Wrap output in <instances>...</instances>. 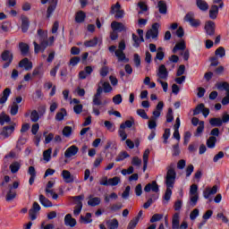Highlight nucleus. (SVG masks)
<instances>
[{
    "label": "nucleus",
    "instance_id": "obj_1",
    "mask_svg": "<svg viewBox=\"0 0 229 229\" xmlns=\"http://www.w3.org/2000/svg\"><path fill=\"white\" fill-rule=\"evenodd\" d=\"M176 182V171H174V164H171L167 167L166 176L165 183L166 185V190L163 199L165 201H169L171 199V196H173V190L174 188V183Z\"/></svg>",
    "mask_w": 229,
    "mask_h": 229
},
{
    "label": "nucleus",
    "instance_id": "obj_2",
    "mask_svg": "<svg viewBox=\"0 0 229 229\" xmlns=\"http://www.w3.org/2000/svg\"><path fill=\"white\" fill-rule=\"evenodd\" d=\"M0 58L2 62H5L3 64V69H8L12 65V62H13V53L10 50H4L0 55Z\"/></svg>",
    "mask_w": 229,
    "mask_h": 229
},
{
    "label": "nucleus",
    "instance_id": "obj_3",
    "mask_svg": "<svg viewBox=\"0 0 229 229\" xmlns=\"http://www.w3.org/2000/svg\"><path fill=\"white\" fill-rule=\"evenodd\" d=\"M185 22H189L191 28H199L201 26V21L194 18V13L190 12L184 16Z\"/></svg>",
    "mask_w": 229,
    "mask_h": 229
},
{
    "label": "nucleus",
    "instance_id": "obj_4",
    "mask_svg": "<svg viewBox=\"0 0 229 229\" xmlns=\"http://www.w3.org/2000/svg\"><path fill=\"white\" fill-rule=\"evenodd\" d=\"M72 199L76 202V206H75V209L73 210V214H74V216H80V214H81V208H83V202H81V201H83V199H85V196L79 195V196L72 197Z\"/></svg>",
    "mask_w": 229,
    "mask_h": 229
},
{
    "label": "nucleus",
    "instance_id": "obj_5",
    "mask_svg": "<svg viewBox=\"0 0 229 229\" xmlns=\"http://www.w3.org/2000/svg\"><path fill=\"white\" fill-rule=\"evenodd\" d=\"M158 28H160V23L155 22L152 25V29L146 32L145 38L149 40V38H157L158 37Z\"/></svg>",
    "mask_w": 229,
    "mask_h": 229
},
{
    "label": "nucleus",
    "instance_id": "obj_6",
    "mask_svg": "<svg viewBox=\"0 0 229 229\" xmlns=\"http://www.w3.org/2000/svg\"><path fill=\"white\" fill-rule=\"evenodd\" d=\"M15 123H13L12 125L4 126L0 131L1 137L3 139H8L15 131Z\"/></svg>",
    "mask_w": 229,
    "mask_h": 229
},
{
    "label": "nucleus",
    "instance_id": "obj_7",
    "mask_svg": "<svg viewBox=\"0 0 229 229\" xmlns=\"http://www.w3.org/2000/svg\"><path fill=\"white\" fill-rule=\"evenodd\" d=\"M204 30L206 31V35L214 37V35H216V22L208 21L205 24Z\"/></svg>",
    "mask_w": 229,
    "mask_h": 229
},
{
    "label": "nucleus",
    "instance_id": "obj_8",
    "mask_svg": "<svg viewBox=\"0 0 229 229\" xmlns=\"http://www.w3.org/2000/svg\"><path fill=\"white\" fill-rule=\"evenodd\" d=\"M101 94H103V87H101V85H98L97 92L93 96V105H95L96 106H101V105H103V102H101Z\"/></svg>",
    "mask_w": 229,
    "mask_h": 229
},
{
    "label": "nucleus",
    "instance_id": "obj_9",
    "mask_svg": "<svg viewBox=\"0 0 229 229\" xmlns=\"http://www.w3.org/2000/svg\"><path fill=\"white\" fill-rule=\"evenodd\" d=\"M157 76L159 77V80H167L169 78V72L165 64L159 66Z\"/></svg>",
    "mask_w": 229,
    "mask_h": 229
},
{
    "label": "nucleus",
    "instance_id": "obj_10",
    "mask_svg": "<svg viewBox=\"0 0 229 229\" xmlns=\"http://www.w3.org/2000/svg\"><path fill=\"white\" fill-rule=\"evenodd\" d=\"M160 192V188L158 186V183H157V181H153L151 183H148L144 187L145 192Z\"/></svg>",
    "mask_w": 229,
    "mask_h": 229
},
{
    "label": "nucleus",
    "instance_id": "obj_11",
    "mask_svg": "<svg viewBox=\"0 0 229 229\" xmlns=\"http://www.w3.org/2000/svg\"><path fill=\"white\" fill-rule=\"evenodd\" d=\"M217 194V185H214L212 188L207 187L203 191V197L205 199H209L211 196Z\"/></svg>",
    "mask_w": 229,
    "mask_h": 229
},
{
    "label": "nucleus",
    "instance_id": "obj_12",
    "mask_svg": "<svg viewBox=\"0 0 229 229\" xmlns=\"http://www.w3.org/2000/svg\"><path fill=\"white\" fill-rule=\"evenodd\" d=\"M78 151H80V148L76 145H72L69 147L65 152H64V157L65 158H71L78 154Z\"/></svg>",
    "mask_w": 229,
    "mask_h": 229
},
{
    "label": "nucleus",
    "instance_id": "obj_13",
    "mask_svg": "<svg viewBox=\"0 0 229 229\" xmlns=\"http://www.w3.org/2000/svg\"><path fill=\"white\" fill-rule=\"evenodd\" d=\"M61 176L65 183H72L74 182V175L71 174L69 170H63Z\"/></svg>",
    "mask_w": 229,
    "mask_h": 229
},
{
    "label": "nucleus",
    "instance_id": "obj_14",
    "mask_svg": "<svg viewBox=\"0 0 229 229\" xmlns=\"http://www.w3.org/2000/svg\"><path fill=\"white\" fill-rule=\"evenodd\" d=\"M21 31L22 33H28V30H30V18L26 15H21Z\"/></svg>",
    "mask_w": 229,
    "mask_h": 229
},
{
    "label": "nucleus",
    "instance_id": "obj_15",
    "mask_svg": "<svg viewBox=\"0 0 229 229\" xmlns=\"http://www.w3.org/2000/svg\"><path fill=\"white\" fill-rule=\"evenodd\" d=\"M11 94H12V89L10 88L4 89L0 97V105H4V103L8 101V98H10Z\"/></svg>",
    "mask_w": 229,
    "mask_h": 229
},
{
    "label": "nucleus",
    "instance_id": "obj_16",
    "mask_svg": "<svg viewBox=\"0 0 229 229\" xmlns=\"http://www.w3.org/2000/svg\"><path fill=\"white\" fill-rule=\"evenodd\" d=\"M76 220L75 218H72V215L71 214H67L64 216V225L65 226H70V228H74V226H76Z\"/></svg>",
    "mask_w": 229,
    "mask_h": 229
},
{
    "label": "nucleus",
    "instance_id": "obj_17",
    "mask_svg": "<svg viewBox=\"0 0 229 229\" xmlns=\"http://www.w3.org/2000/svg\"><path fill=\"white\" fill-rule=\"evenodd\" d=\"M19 67H24L25 71H31V69H33V63H31L28 58H24L20 61Z\"/></svg>",
    "mask_w": 229,
    "mask_h": 229
},
{
    "label": "nucleus",
    "instance_id": "obj_18",
    "mask_svg": "<svg viewBox=\"0 0 229 229\" xmlns=\"http://www.w3.org/2000/svg\"><path fill=\"white\" fill-rule=\"evenodd\" d=\"M217 15H219V7L216 4L211 5L209 10V19L216 21V19H217Z\"/></svg>",
    "mask_w": 229,
    "mask_h": 229
},
{
    "label": "nucleus",
    "instance_id": "obj_19",
    "mask_svg": "<svg viewBox=\"0 0 229 229\" xmlns=\"http://www.w3.org/2000/svg\"><path fill=\"white\" fill-rule=\"evenodd\" d=\"M111 28L114 31H126L124 24L119 21H113L111 23Z\"/></svg>",
    "mask_w": 229,
    "mask_h": 229
},
{
    "label": "nucleus",
    "instance_id": "obj_20",
    "mask_svg": "<svg viewBox=\"0 0 229 229\" xmlns=\"http://www.w3.org/2000/svg\"><path fill=\"white\" fill-rule=\"evenodd\" d=\"M157 8L159 10V13H161L162 15L167 14V4L164 0H160L157 3Z\"/></svg>",
    "mask_w": 229,
    "mask_h": 229
},
{
    "label": "nucleus",
    "instance_id": "obj_21",
    "mask_svg": "<svg viewBox=\"0 0 229 229\" xmlns=\"http://www.w3.org/2000/svg\"><path fill=\"white\" fill-rule=\"evenodd\" d=\"M86 17H87V14H85V12L79 11L75 14V22H77L78 24H81V22H85Z\"/></svg>",
    "mask_w": 229,
    "mask_h": 229
},
{
    "label": "nucleus",
    "instance_id": "obj_22",
    "mask_svg": "<svg viewBox=\"0 0 229 229\" xmlns=\"http://www.w3.org/2000/svg\"><path fill=\"white\" fill-rule=\"evenodd\" d=\"M39 202L46 208H49V207H53V202H51V200H49L47 198H46V196L42 194L39 195Z\"/></svg>",
    "mask_w": 229,
    "mask_h": 229
},
{
    "label": "nucleus",
    "instance_id": "obj_23",
    "mask_svg": "<svg viewBox=\"0 0 229 229\" xmlns=\"http://www.w3.org/2000/svg\"><path fill=\"white\" fill-rule=\"evenodd\" d=\"M196 4L201 12H207L208 10V3L205 0H196Z\"/></svg>",
    "mask_w": 229,
    "mask_h": 229
},
{
    "label": "nucleus",
    "instance_id": "obj_24",
    "mask_svg": "<svg viewBox=\"0 0 229 229\" xmlns=\"http://www.w3.org/2000/svg\"><path fill=\"white\" fill-rule=\"evenodd\" d=\"M19 49L22 56H27L28 53H30V46L24 42L19 43Z\"/></svg>",
    "mask_w": 229,
    "mask_h": 229
},
{
    "label": "nucleus",
    "instance_id": "obj_25",
    "mask_svg": "<svg viewBox=\"0 0 229 229\" xmlns=\"http://www.w3.org/2000/svg\"><path fill=\"white\" fill-rule=\"evenodd\" d=\"M180 228V214L175 213L172 218V229Z\"/></svg>",
    "mask_w": 229,
    "mask_h": 229
},
{
    "label": "nucleus",
    "instance_id": "obj_26",
    "mask_svg": "<svg viewBox=\"0 0 229 229\" xmlns=\"http://www.w3.org/2000/svg\"><path fill=\"white\" fill-rule=\"evenodd\" d=\"M187 46L185 45V41H181L179 43H176V45L174 47L172 53L175 54L178 51H185V48Z\"/></svg>",
    "mask_w": 229,
    "mask_h": 229
},
{
    "label": "nucleus",
    "instance_id": "obj_27",
    "mask_svg": "<svg viewBox=\"0 0 229 229\" xmlns=\"http://www.w3.org/2000/svg\"><path fill=\"white\" fill-rule=\"evenodd\" d=\"M209 124H211L213 128H221V126H223V121L221 118H211L209 120Z\"/></svg>",
    "mask_w": 229,
    "mask_h": 229
},
{
    "label": "nucleus",
    "instance_id": "obj_28",
    "mask_svg": "<svg viewBox=\"0 0 229 229\" xmlns=\"http://www.w3.org/2000/svg\"><path fill=\"white\" fill-rule=\"evenodd\" d=\"M106 225L109 229H117L119 228V220H117V218L108 220L106 221Z\"/></svg>",
    "mask_w": 229,
    "mask_h": 229
},
{
    "label": "nucleus",
    "instance_id": "obj_29",
    "mask_svg": "<svg viewBox=\"0 0 229 229\" xmlns=\"http://www.w3.org/2000/svg\"><path fill=\"white\" fill-rule=\"evenodd\" d=\"M135 124V120L131 117V120H126L125 123L120 124V130H125V128H131Z\"/></svg>",
    "mask_w": 229,
    "mask_h": 229
},
{
    "label": "nucleus",
    "instance_id": "obj_30",
    "mask_svg": "<svg viewBox=\"0 0 229 229\" xmlns=\"http://www.w3.org/2000/svg\"><path fill=\"white\" fill-rule=\"evenodd\" d=\"M216 142H217V138L214 137V136H210L208 140H207V147L209 148V149H214V148H216Z\"/></svg>",
    "mask_w": 229,
    "mask_h": 229
},
{
    "label": "nucleus",
    "instance_id": "obj_31",
    "mask_svg": "<svg viewBox=\"0 0 229 229\" xmlns=\"http://www.w3.org/2000/svg\"><path fill=\"white\" fill-rule=\"evenodd\" d=\"M115 56H117L118 58V62H130L129 58H126V54H124V52H119V51H115L114 52Z\"/></svg>",
    "mask_w": 229,
    "mask_h": 229
},
{
    "label": "nucleus",
    "instance_id": "obj_32",
    "mask_svg": "<svg viewBox=\"0 0 229 229\" xmlns=\"http://www.w3.org/2000/svg\"><path fill=\"white\" fill-rule=\"evenodd\" d=\"M98 37H95L92 39L86 40L84 42L85 47H96L98 46Z\"/></svg>",
    "mask_w": 229,
    "mask_h": 229
},
{
    "label": "nucleus",
    "instance_id": "obj_33",
    "mask_svg": "<svg viewBox=\"0 0 229 229\" xmlns=\"http://www.w3.org/2000/svg\"><path fill=\"white\" fill-rule=\"evenodd\" d=\"M81 223H84V225H89L92 223V214L91 213H86V216H81Z\"/></svg>",
    "mask_w": 229,
    "mask_h": 229
},
{
    "label": "nucleus",
    "instance_id": "obj_34",
    "mask_svg": "<svg viewBox=\"0 0 229 229\" xmlns=\"http://www.w3.org/2000/svg\"><path fill=\"white\" fill-rule=\"evenodd\" d=\"M67 116V110L65 108H61L60 112H57L55 114V121H62L64 117Z\"/></svg>",
    "mask_w": 229,
    "mask_h": 229
},
{
    "label": "nucleus",
    "instance_id": "obj_35",
    "mask_svg": "<svg viewBox=\"0 0 229 229\" xmlns=\"http://www.w3.org/2000/svg\"><path fill=\"white\" fill-rule=\"evenodd\" d=\"M100 203L101 199L99 197H94L88 201V205L89 207H98V205H99Z\"/></svg>",
    "mask_w": 229,
    "mask_h": 229
},
{
    "label": "nucleus",
    "instance_id": "obj_36",
    "mask_svg": "<svg viewBox=\"0 0 229 229\" xmlns=\"http://www.w3.org/2000/svg\"><path fill=\"white\" fill-rule=\"evenodd\" d=\"M11 122H12V118L10 117V115L5 114H0V125L1 126H4V123H11Z\"/></svg>",
    "mask_w": 229,
    "mask_h": 229
},
{
    "label": "nucleus",
    "instance_id": "obj_37",
    "mask_svg": "<svg viewBox=\"0 0 229 229\" xmlns=\"http://www.w3.org/2000/svg\"><path fill=\"white\" fill-rule=\"evenodd\" d=\"M9 168L11 170V173H13V174H15V173H19V169H21V164L19 162H14L10 165Z\"/></svg>",
    "mask_w": 229,
    "mask_h": 229
},
{
    "label": "nucleus",
    "instance_id": "obj_38",
    "mask_svg": "<svg viewBox=\"0 0 229 229\" xmlns=\"http://www.w3.org/2000/svg\"><path fill=\"white\" fill-rule=\"evenodd\" d=\"M124 158H130V154H128V152H126V151L120 152L118 154V156L116 157L115 161L123 162V160H124Z\"/></svg>",
    "mask_w": 229,
    "mask_h": 229
},
{
    "label": "nucleus",
    "instance_id": "obj_39",
    "mask_svg": "<svg viewBox=\"0 0 229 229\" xmlns=\"http://www.w3.org/2000/svg\"><path fill=\"white\" fill-rule=\"evenodd\" d=\"M100 83L102 84V89L106 94L112 92L113 89L110 82H103V81H101Z\"/></svg>",
    "mask_w": 229,
    "mask_h": 229
},
{
    "label": "nucleus",
    "instance_id": "obj_40",
    "mask_svg": "<svg viewBox=\"0 0 229 229\" xmlns=\"http://www.w3.org/2000/svg\"><path fill=\"white\" fill-rule=\"evenodd\" d=\"M165 56V53H164V48L162 47H159L157 48V53L156 55L155 60L162 61V60H164Z\"/></svg>",
    "mask_w": 229,
    "mask_h": 229
},
{
    "label": "nucleus",
    "instance_id": "obj_41",
    "mask_svg": "<svg viewBox=\"0 0 229 229\" xmlns=\"http://www.w3.org/2000/svg\"><path fill=\"white\" fill-rule=\"evenodd\" d=\"M17 198V192L13 191L12 189L6 194L5 200L6 201H13Z\"/></svg>",
    "mask_w": 229,
    "mask_h": 229
},
{
    "label": "nucleus",
    "instance_id": "obj_42",
    "mask_svg": "<svg viewBox=\"0 0 229 229\" xmlns=\"http://www.w3.org/2000/svg\"><path fill=\"white\" fill-rule=\"evenodd\" d=\"M39 119H40V115L38 114V112L37 110H33L30 113V121L32 123H38Z\"/></svg>",
    "mask_w": 229,
    "mask_h": 229
},
{
    "label": "nucleus",
    "instance_id": "obj_43",
    "mask_svg": "<svg viewBox=\"0 0 229 229\" xmlns=\"http://www.w3.org/2000/svg\"><path fill=\"white\" fill-rule=\"evenodd\" d=\"M38 37L39 42L42 40H47V32L44 31L42 29L38 30Z\"/></svg>",
    "mask_w": 229,
    "mask_h": 229
},
{
    "label": "nucleus",
    "instance_id": "obj_44",
    "mask_svg": "<svg viewBox=\"0 0 229 229\" xmlns=\"http://www.w3.org/2000/svg\"><path fill=\"white\" fill-rule=\"evenodd\" d=\"M51 153H53V148H48L43 152V158L46 162L51 160Z\"/></svg>",
    "mask_w": 229,
    "mask_h": 229
},
{
    "label": "nucleus",
    "instance_id": "obj_45",
    "mask_svg": "<svg viewBox=\"0 0 229 229\" xmlns=\"http://www.w3.org/2000/svg\"><path fill=\"white\" fill-rule=\"evenodd\" d=\"M123 208V203L117 202L110 207L111 212H119Z\"/></svg>",
    "mask_w": 229,
    "mask_h": 229
},
{
    "label": "nucleus",
    "instance_id": "obj_46",
    "mask_svg": "<svg viewBox=\"0 0 229 229\" xmlns=\"http://www.w3.org/2000/svg\"><path fill=\"white\" fill-rule=\"evenodd\" d=\"M105 127L106 128V130H108V131L114 132L115 131V125H114L112 123V122L110 121H105L104 123Z\"/></svg>",
    "mask_w": 229,
    "mask_h": 229
},
{
    "label": "nucleus",
    "instance_id": "obj_47",
    "mask_svg": "<svg viewBox=\"0 0 229 229\" xmlns=\"http://www.w3.org/2000/svg\"><path fill=\"white\" fill-rule=\"evenodd\" d=\"M63 135L64 137H71V135H72V127L65 126L63 129Z\"/></svg>",
    "mask_w": 229,
    "mask_h": 229
},
{
    "label": "nucleus",
    "instance_id": "obj_48",
    "mask_svg": "<svg viewBox=\"0 0 229 229\" xmlns=\"http://www.w3.org/2000/svg\"><path fill=\"white\" fill-rule=\"evenodd\" d=\"M204 107H205V104L203 103L199 104L193 110V115H199V114H201V112L203 111Z\"/></svg>",
    "mask_w": 229,
    "mask_h": 229
},
{
    "label": "nucleus",
    "instance_id": "obj_49",
    "mask_svg": "<svg viewBox=\"0 0 229 229\" xmlns=\"http://www.w3.org/2000/svg\"><path fill=\"white\" fill-rule=\"evenodd\" d=\"M204 107H205V104L203 103L199 104L193 110V115H199V114H201V112L203 111Z\"/></svg>",
    "mask_w": 229,
    "mask_h": 229
},
{
    "label": "nucleus",
    "instance_id": "obj_50",
    "mask_svg": "<svg viewBox=\"0 0 229 229\" xmlns=\"http://www.w3.org/2000/svg\"><path fill=\"white\" fill-rule=\"evenodd\" d=\"M43 135L45 137V144H49L51 142V140H53V139H55V134H53L51 132L47 135V131H44Z\"/></svg>",
    "mask_w": 229,
    "mask_h": 229
},
{
    "label": "nucleus",
    "instance_id": "obj_51",
    "mask_svg": "<svg viewBox=\"0 0 229 229\" xmlns=\"http://www.w3.org/2000/svg\"><path fill=\"white\" fill-rule=\"evenodd\" d=\"M119 183H121V178L117 176L109 179V185H112V187H115V185H119Z\"/></svg>",
    "mask_w": 229,
    "mask_h": 229
},
{
    "label": "nucleus",
    "instance_id": "obj_52",
    "mask_svg": "<svg viewBox=\"0 0 229 229\" xmlns=\"http://www.w3.org/2000/svg\"><path fill=\"white\" fill-rule=\"evenodd\" d=\"M216 56H220V58H223L225 55H226V51L225 50V47H220L215 51Z\"/></svg>",
    "mask_w": 229,
    "mask_h": 229
},
{
    "label": "nucleus",
    "instance_id": "obj_53",
    "mask_svg": "<svg viewBox=\"0 0 229 229\" xmlns=\"http://www.w3.org/2000/svg\"><path fill=\"white\" fill-rule=\"evenodd\" d=\"M24 144H26V139L21 136L17 141L16 149H18V151H21V146H24Z\"/></svg>",
    "mask_w": 229,
    "mask_h": 229
},
{
    "label": "nucleus",
    "instance_id": "obj_54",
    "mask_svg": "<svg viewBox=\"0 0 229 229\" xmlns=\"http://www.w3.org/2000/svg\"><path fill=\"white\" fill-rule=\"evenodd\" d=\"M171 137V129L166 128L165 129V132L163 134V139H164V144H167V140Z\"/></svg>",
    "mask_w": 229,
    "mask_h": 229
},
{
    "label": "nucleus",
    "instance_id": "obj_55",
    "mask_svg": "<svg viewBox=\"0 0 229 229\" xmlns=\"http://www.w3.org/2000/svg\"><path fill=\"white\" fill-rule=\"evenodd\" d=\"M132 40H133V47H140V39L138 38V36L135 33H132Z\"/></svg>",
    "mask_w": 229,
    "mask_h": 229
},
{
    "label": "nucleus",
    "instance_id": "obj_56",
    "mask_svg": "<svg viewBox=\"0 0 229 229\" xmlns=\"http://www.w3.org/2000/svg\"><path fill=\"white\" fill-rule=\"evenodd\" d=\"M163 217H164V215L162 214H154L150 218V223H157V221L162 220Z\"/></svg>",
    "mask_w": 229,
    "mask_h": 229
},
{
    "label": "nucleus",
    "instance_id": "obj_57",
    "mask_svg": "<svg viewBox=\"0 0 229 229\" xmlns=\"http://www.w3.org/2000/svg\"><path fill=\"white\" fill-rule=\"evenodd\" d=\"M174 121V116L173 115V109L169 108L166 114V123H173Z\"/></svg>",
    "mask_w": 229,
    "mask_h": 229
},
{
    "label": "nucleus",
    "instance_id": "obj_58",
    "mask_svg": "<svg viewBox=\"0 0 229 229\" xmlns=\"http://www.w3.org/2000/svg\"><path fill=\"white\" fill-rule=\"evenodd\" d=\"M55 10H56V7L48 5V7L47 9V19H51V16L53 15V13H55Z\"/></svg>",
    "mask_w": 229,
    "mask_h": 229
},
{
    "label": "nucleus",
    "instance_id": "obj_59",
    "mask_svg": "<svg viewBox=\"0 0 229 229\" xmlns=\"http://www.w3.org/2000/svg\"><path fill=\"white\" fill-rule=\"evenodd\" d=\"M10 114L11 115H15L16 114H19V106L16 105V103H13V106H11Z\"/></svg>",
    "mask_w": 229,
    "mask_h": 229
},
{
    "label": "nucleus",
    "instance_id": "obj_60",
    "mask_svg": "<svg viewBox=\"0 0 229 229\" xmlns=\"http://www.w3.org/2000/svg\"><path fill=\"white\" fill-rule=\"evenodd\" d=\"M113 103H114V105H121L123 103V96H121V94L115 95L113 98Z\"/></svg>",
    "mask_w": 229,
    "mask_h": 229
},
{
    "label": "nucleus",
    "instance_id": "obj_61",
    "mask_svg": "<svg viewBox=\"0 0 229 229\" xmlns=\"http://www.w3.org/2000/svg\"><path fill=\"white\" fill-rule=\"evenodd\" d=\"M217 89H224L226 91V94H229V84L228 82H222L217 84Z\"/></svg>",
    "mask_w": 229,
    "mask_h": 229
},
{
    "label": "nucleus",
    "instance_id": "obj_62",
    "mask_svg": "<svg viewBox=\"0 0 229 229\" xmlns=\"http://www.w3.org/2000/svg\"><path fill=\"white\" fill-rule=\"evenodd\" d=\"M137 225H139V221L133 218L132 220L130 221L128 224L127 229H135Z\"/></svg>",
    "mask_w": 229,
    "mask_h": 229
},
{
    "label": "nucleus",
    "instance_id": "obj_63",
    "mask_svg": "<svg viewBox=\"0 0 229 229\" xmlns=\"http://www.w3.org/2000/svg\"><path fill=\"white\" fill-rule=\"evenodd\" d=\"M133 62L135 67H140V55H139V54H134Z\"/></svg>",
    "mask_w": 229,
    "mask_h": 229
},
{
    "label": "nucleus",
    "instance_id": "obj_64",
    "mask_svg": "<svg viewBox=\"0 0 229 229\" xmlns=\"http://www.w3.org/2000/svg\"><path fill=\"white\" fill-rule=\"evenodd\" d=\"M137 114L141 117V119H149V116H148V114L144 109H138Z\"/></svg>",
    "mask_w": 229,
    "mask_h": 229
}]
</instances>
